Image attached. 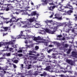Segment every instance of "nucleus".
<instances>
[{
	"label": "nucleus",
	"instance_id": "obj_6",
	"mask_svg": "<svg viewBox=\"0 0 77 77\" xmlns=\"http://www.w3.org/2000/svg\"><path fill=\"white\" fill-rule=\"evenodd\" d=\"M61 3L60 2L59 3V4L58 6H59V8L58 9L59 11H61V10H63L64 8H69L70 9H73L72 8V6H71L69 4H68L67 5L66 7H64L63 5L61 4Z\"/></svg>",
	"mask_w": 77,
	"mask_h": 77
},
{
	"label": "nucleus",
	"instance_id": "obj_2",
	"mask_svg": "<svg viewBox=\"0 0 77 77\" xmlns=\"http://www.w3.org/2000/svg\"><path fill=\"white\" fill-rule=\"evenodd\" d=\"M50 26L51 25H48V23L45 25V29L46 32L50 34H54V33L56 32L57 29V26L50 27Z\"/></svg>",
	"mask_w": 77,
	"mask_h": 77
},
{
	"label": "nucleus",
	"instance_id": "obj_39",
	"mask_svg": "<svg viewBox=\"0 0 77 77\" xmlns=\"http://www.w3.org/2000/svg\"><path fill=\"white\" fill-rule=\"evenodd\" d=\"M8 51H8L9 50L10 51H12V52H14V51H13L14 50V49L12 48H9V47H8Z\"/></svg>",
	"mask_w": 77,
	"mask_h": 77
},
{
	"label": "nucleus",
	"instance_id": "obj_60",
	"mask_svg": "<svg viewBox=\"0 0 77 77\" xmlns=\"http://www.w3.org/2000/svg\"><path fill=\"white\" fill-rule=\"evenodd\" d=\"M68 45L67 44H66L64 45V47H68Z\"/></svg>",
	"mask_w": 77,
	"mask_h": 77
},
{
	"label": "nucleus",
	"instance_id": "obj_17",
	"mask_svg": "<svg viewBox=\"0 0 77 77\" xmlns=\"http://www.w3.org/2000/svg\"><path fill=\"white\" fill-rule=\"evenodd\" d=\"M70 24L69 23V22H64L63 23V26H64V29H66L67 27H69L68 26Z\"/></svg>",
	"mask_w": 77,
	"mask_h": 77
},
{
	"label": "nucleus",
	"instance_id": "obj_1",
	"mask_svg": "<svg viewBox=\"0 0 77 77\" xmlns=\"http://www.w3.org/2000/svg\"><path fill=\"white\" fill-rule=\"evenodd\" d=\"M29 54H27L25 57L23 58L24 59V63L26 65V66H27L28 65V61H27V58L30 59H34V60H36L37 58L33 56H30L29 55H33L34 56H39V54H38L37 55H35L32 53H36V52L33 51H29Z\"/></svg>",
	"mask_w": 77,
	"mask_h": 77
},
{
	"label": "nucleus",
	"instance_id": "obj_46",
	"mask_svg": "<svg viewBox=\"0 0 77 77\" xmlns=\"http://www.w3.org/2000/svg\"><path fill=\"white\" fill-rule=\"evenodd\" d=\"M49 10H50V11H53V9L52 7H50L49 8Z\"/></svg>",
	"mask_w": 77,
	"mask_h": 77
},
{
	"label": "nucleus",
	"instance_id": "obj_16",
	"mask_svg": "<svg viewBox=\"0 0 77 77\" xmlns=\"http://www.w3.org/2000/svg\"><path fill=\"white\" fill-rule=\"evenodd\" d=\"M53 69H52V67H51L50 66H48L46 67L45 69H44V70L45 71H49V72H53Z\"/></svg>",
	"mask_w": 77,
	"mask_h": 77
},
{
	"label": "nucleus",
	"instance_id": "obj_10",
	"mask_svg": "<svg viewBox=\"0 0 77 77\" xmlns=\"http://www.w3.org/2000/svg\"><path fill=\"white\" fill-rule=\"evenodd\" d=\"M26 46V48H22V49H20L19 51H18V52L19 53H22V52H24V51L27 52V48H30L31 46L27 45H25Z\"/></svg>",
	"mask_w": 77,
	"mask_h": 77
},
{
	"label": "nucleus",
	"instance_id": "obj_59",
	"mask_svg": "<svg viewBox=\"0 0 77 77\" xmlns=\"http://www.w3.org/2000/svg\"><path fill=\"white\" fill-rule=\"evenodd\" d=\"M57 37H58V38H60L62 37V35H57Z\"/></svg>",
	"mask_w": 77,
	"mask_h": 77
},
{
	"label": "nucleus",
	"instance_id": "obj_21",
	"mask_svg": "<svg viewBox=\"0 0 77 77\" xmlns=\"http://www.w3.org/2000/svg\"><path fill=\"white\" fill-rule=\"evenodd\" d=\"M77 52L76 51H73L72 52V57H74L77 58Z\"/></svg>",
	"mask_w": 77,
	"mask_h": 77
},
{
	"label": "nucleus",
	"instance_id": "obj_11",
	"mask_svg": "<svg viewBox=\"0 0 77 77\" xmlns=\"http://www.w3.org/2000/svg\"><path fill=\"white\" fill-rule=\"evenodd\" d=\"M44 39H43L40 37V36H38L37 37H34L33 38L34 41H35L38 44H40L41 43H39L38 42H41L42 41H43V40Z\"/></svg>",
	"mask_w": 77,
	"mask_h": 77
},
{
	"label": "nucleus",
	"instance_id": "obj_35",
	"mask_svg": "<svg viewBox=\"0 0 77 77\" xmlns=\"http://www.w3.org/2000/svg\"><path fill=\"white\" fill-rule=\"evenodd\" d=\"M2 27H3V28L4 29L5 31H7V30H8V29H10V27H1V28H2Z\"/></svg>",
	"mask_w": 77,
	"mask_h": 77
},
{
	"label": "nucleus",
	"instance_id": "obj_27",
	"mask_svg": "<svg viewBox=\"0 0 77 77\" xmlns=\"http://www.w3.org/2000/svg\"><path fill=\"white\" fill-rule=\"evenodd\" d=\"M44 22H45V23H48L49 24H53V21L51 20H46Z\"/></svg>",
	"mask_w": 77,
	"mask_h": 77
},
{
	"label": "nucleus",
	"instance_id": "obj_38",
	"mask_svg": "<svg viewBox=\"0 0 77 77\" xmlns=\"http://www.w3.org/2000/svg\"><path fill=\"white\" fill-rule=\"evenodd\" d=\"M47 75V73L45 72H44L43 74H41V76H45Z\"/></svg>",
	"mask_w": 77,
	"mask_h": 77
},
{
	"label": "nucleus",
	"instance_id": "obj_62",
	"mask_svg": "<svg viewBox=\"0 0 77 77\" xmlns=\"http://www.w3.org/2000/svg\"><path fill=\"white\" fill-rule=\"evenodd\" d=\"M49 47H54V46L53 45H49Z\"/></svg>",
	"mask_w": 77,
	"mask_h": 77
},
{
	"label": "nucleus",
	"instance_id": "obj_3",
	"mask_svg": "<svg viewBox=\"0 0 77 77\" xmlns=\"http://www.w3.org/2000/svg\"><path fill=\"white\" fill-rule=\"evenodd\" d=\"M15 40H12L11 42H0V47H2V45H3V48L4 49L3 50H2V51H8L9 48L8 46L10 44H14L15 43Z\"/></svg>",
	"mask_w": 77,
	"mask_h": 77
},
{
	"label": "nucleus",
	"instance_id": "obj_23",
	"mask_svg": "<svg viewBox=\"0 0 77 77\" xmlns=\"http://www.w3.org/2000/svg\"><path fill=\"white\" fill-rule=\"evenodd\" d=\"M5 6V4L4 5L2 4L1 5V6H0V11H2V10H5V9H6V6Z\"/></svg>",
	"mask_w": 77,
	"mask_h": 77
},
{
	"label": "nucleus",
	"instance_id": "obj_56",
	"mask_svg": "<svg viewBox=\"0 0 77 77\" xmlns=\"http://www.w3.org/2000/svg\"><path fill=\"white\" fill-rule=\"evenodd\" d=\"M52 62L53 63H57V61L55 60H54L53 61H52Z\"/></svg>",
	"mask_w": 77,
	"mask_h": 77
},
{
	"label": "nucleus",
	"instance_id": "obj_51",
	"mask_svg": "<svg viewBox=\"0 0 77 77\" xmlns=\"http://www.w3.org/2000/svg\"><path fill=\"white\" fill-rule=\"evenodd\" d=\"M45 58V57L44 56L40 57V59H44Z\"/></svg>",
	"mask_w": 77,
	"mask_h": 77
},
{
	"label": "nucleus",
	"instance_id": "obj_41",
	"mask_svg": "<svg viewBox=\"0 0 77 77\" xmlns=\"http://www.w3.org/2000/svg\"><path fill=\"white\" fill-rule=\"evenodd\" d=\"M72 12V11L70 10L68 11L67 13L69 15H71V13Z\"/></svg>",
	"mask_w": 77,
	"mask_h": 77
},
{
	"label": "nucleus",
	"instance_id": "obj_36",
	"mask_svg": "<svg viewBox=\"0 0 77 77\" xmlns=\"http://www.w3.org/2000/svg\"><path fill=\"white\" fill-rule=\"evenodd\" d=\"M32 38V36L27 35V37H23V38L26 39H29V38Z\"/></svg>",
	"mask_w": 77,
	"mask_h": 77
},
{
	"label": "nucleus",
	"instance_id": "obj_5",
	"mask_svg": "<svg viewBox=\"0 0 77 77\" xmlns=\"http://www.w3.org/2000/svg\"><path fill=\"white\" fill-rule=\"evenodd\" d=\"M27 11V10H22L21 11L22 12V15H27L29 16H30V15L31 16H33V15H36L37 18H38V16L39 15V14L36 13V11H33L31 13V14H29V13L26 12V11Z\"/></svg>",
	"mask_w": 77,
	"mask_h": 77
},
{
	"label": "nucleus",
	"instance_id": "obj_19",
	"mask_svg": "<svg viewBox=\"0 0 77 77\" xmlns=\"http://www.w3.org/2000/svg\"><path fill=\"white\" fill-rule=\"evenodd\" d=\"M29 75H38V72L36 71L33 74V73L32 72V71H29L28 72Z\"/></svg>",
	"mask_w": 77,
	"mask_h": 77
},
{
	"label": "nucleus",
	"instance_id": "obj_43",
	"mask_svg": "<svg viewBox=\"0 0 77 77\" xmlns=\"http://www.w3.org/2000/svg\"><path fill=\"white\" fill-rule=\"evenodd\" d=\"M28 2H29V3H31V4L32 5H34V4H33V3L30 0H29Z\"/></svg>",
	"mask_w": 77,
	"mask_h": 77
},
{
	"label": "nucleus",
	"instance_id": "obj_53",
	"mask_svg": "<svg viewBox=\"0 0 77 77\" xmlns=\"http://www.w3.org/2000/svg\"><path fill=\"white\" fill-rule=\"evenodd\" d=\"M53 55L54 56L53 57V58H54V59H56V56H55V54H53Z\"/></svg>",
	"mask_w": 77,
	"mask_h": 77
},
{
	"label": "nucleus",
	"instance_id": "obj_52",
	"mask_svg": "<svg viewBox=\"0 0 77 77\" xmlns=\"http://www.w3.org/2000/svg\"><path fill=\"white\" fill-rule=\"evenodd\" d=\"M59 47L60 48H59L60 49V50H64V48H62V47H60V46H59Z\"/></svg>",
	"mask_w": 77,
	"mask_h": 77
},
{
	"label": "nucleus",
	"instance_id": "obj_44",
	"mask_svg": "<svg viewBox=\"0 0 77 77\" xmlns=\"http://www.w3.org/2000/svg\"><path fill=\"white\" fill-rule=\"evenodd\" d=\"M35 66H36V67H37V68H41V67H42V66H38L37 65H35Z\"/></svg>",
	"mask_w": 77,
	"mask_h": 77
},
{
	"label": "nucleus",
	"instance_id": "obj_55",
	"mask_svg": "<svg viewBox=\"0 0 77 77\" xmlns=\"http://www.w3.org/2000/svg\"><path fill=\"white\" fill-rule=\"evenodd\" d=\"M35 50H38L39 48V47L36 46L35 47Z\"/></svg>",
	"mask_w": 77,
	"mask_h": 77
},
{
	"label": "nucleus",
	"instance_id": "obj_13",
	"mask_svg": "<svg viewBox=\"0 0 77 77\" xmlns=\"http://www.w3.org/2000/svg\"><path fill=\"white\" fill-rule=\"evenodd\" d=\"M71 23H72V22H71V21H69V23L70 24L68 25V26L69 27L65 29L64 31L66 32V33H69V30H70V29H71V28H72V26H71L72 25L71 24Z\"/></svg>",
	"mask_w": 77,
	"mask_h": 77
},
{
	"label": "nucleus",
	"instance_id": "obj_24",
	"mask_svg": "<svg viewBox=\"0 0 77 77\" xmlns=\"http://www.w3.org/2000/svg\"><path fill=\"white\" fill-rule=\"evenodd\" d=\"M8 62H11V61H12L14 63H17L18 62V61L17 60H14V59H10L9 60H7Z\"/></svg>",
	"mask_w": 77,
	"mask_h": 77
},
{
	"label": "nucleus",
	"instance_id": "obj_4",
	"mask_svg": "<svg viewBox=\"0 0 77 77\" xmlns=\"http://www.w3.org/2000/svg\"><path fill=\"white\" fill-rule=\"evenodd\" d=\"M36 20V19L35 17L30 18L27 19V21L21 22V23H22L23 24H25L24 26H23L22 27L24 28L27 27L28 28H30V24L32 22H33L34 21H35Z\"/></svg>",
	"mask_w": 77,
	"mask_h": 77
},
{
	"label": "nucleus",
	"instance_id": "obj_45",
	"mask_svg": "<svg viewBox=\"0 0 77 77\" xmlns=\"http://www.w3.org/2000/svg\"><path fill=\"white\" fill-rule=\"evenodd\" d=\"M71 51V49H69L68 51H67V54H69L70 53V51Z\"/></svg>",
	"mask_w": 77,
	"mask_h": 77
},
{
	"label": "nucleus",
	"instance_id": "obj_42",
	"mask_svg": "<svg viewBox=\"0 0 77 77\" xmlns=\"http://www.w3.org/2000/svg\"><path fill=\"white\" fill-rule=\"evenodd\" d=\"M17 10H18L13 8L12 9L11 11H12V12H14L13 13V14H14V13H15V12H16Z\"/></svg>",
	"mask_w": 77,
	"mask_h": 77
},
{
	"label": "nucleus",
	"instance_id": "obj_63",
	"mask_svg": "<svg viewBox=\"0 0 77 77\" xmlns=\"http://www.w3.org/2000/svg\"><path fill=\"white\" fill-rule=\"evenodd\" d=\"M18 56L20 57L22 56H23V54H18Z\"/></svg>",
	"mask_w": 77,
	"mask_h": 77
},
{
	"label": "nucleus",
	"instance_id": "obj_29",
	"mask_svg": "<svg viewBox=\"0 0 77 77\" xmlns=\"http://www.w3.org/2000/svg\"><path fill=\"white\" fill-rule=\"evenodd\" d=\"M11 56V53H7L3 54L4 57H5V56Z\"/></svg>",
	"mask_w": 77,
	"mask_h": 77
},
{
	"label": "nucleus",
	"instance_id": "obj_22",
	"mask_svg": "<svg viewBox=\"0 0 77 77\" xmlns=\"http://www.w3.org/2000/svg\"><path fill=\"white\" fill-rule=\"evenodd\" d=\"M76 26H75V27H77V25L75 24ZM72 33H74L76 35H77V28H74L72 29Z\"/></svg>",
	"mask_w": 77,
	"mask_h": 77
},
{
	"label": "nucleus",
	"instance_id": "obj_31",
	"mask_svg": "<svg viewBox=\"0 0 77 77\" xmlns=\"http://www.w3.org/2000/svg\"><path fill=\"white\" fill-rule=\"evenodd\" d=\"M45 31L44 30H41V32H39V33L40 34H42L43 35L44 34H45V32H46V31H45Z\"/></svg>",
	"mask_w": 77,
	"mask_h": 77
},
{
	"label": "nucleus",
	"instance_id": "obj_34",
	"mask_svg": "<svg viewBox=\"0 0 77 77\" xmlns=\"http://www.w3.org/2000/svg\"><path fill=\"white\" fill-rule=\"evenodd\" d=\"M7 64L8 65H10V66H11V65H13L14 68H16L17 67V66H16V65H15L11 64V63H9V62H8Z\"/></svg>",
	"mask_w": 77,
	"mask_h": 77
},
{
	"label": "nucleus",
	"instance_id": "obj_8",
	"mask_svg": "<svg viewBox=\"0 0 77 77\" xmlns=\"http://www.w3.org/2000/svg\"><path fill=\"white\" fill-rule=\"evenodd\" d=\"M53 0H42V2L43 3H42V5H46L48 3H49V5H55V4L53 3Z\"/></svg>",
	"mask_w": 77,
	"mask_h": 77
},
{
	"label": "nucleus",
	"instance_id": "obj_15",
	"mask_svg": "<svg viewBox=\"0 0 77 77\" xmlns=\"http://www.w3.org/2000/svg\"><path fill=\"white\" fill-rule=\"evenodd\" d=\"M66 62L70 64V65H74L75 61H72L71 60L67 59L66 60Z\"/></svg>",
	"mask_w": 77,
	"mask_h": 77
},
{
	"label": "nucleus",
	"instance_id": "obj_26",
	"mask_svg": "<svg viewBox=\"0 0 77 77\" xmlns=\"http://www.w3.org/2000/svg\"><path fill=\"white\" fill-rule=\"evenodd\" d=\"M61 72L59 71L58 69H53L52 71V72H55V73H59L60 72Z\"/></svg>",
	"mask_w": 77,
	"mask_h": 77
},
{
	"label": "nucleus",
	"instance_id": "obj_50",
	"mask_svg": "<svg viewBox=\"0 0 77 77\" xmlns=\"http://www.w3.org/2000/svg\"><path fill=\"white\" fill-rule=\"evenodd\" d=\"M0 17L1 18H2V19H3V20H7V18H5V17H3V16H0Z\"/></svg>",
	"mask_w": 77,
	"mask_h": 77
},
{
	"label": "nucleus",
	"instance_id": "obj_33",
	"mask_svg": "<svg viewBox=\"0 0 77 77\" xmlns=\"http://www.w3.org/2000/svg\"><path fill=\"white\" fill-rule=\"evenodd\" d=\"M21 11L20 10H17L16 12H14V13H13L14 14H17V15H18L19 14V13H20V11Z\"/></svg>",
	"mask_w": 77,
	"mask_h": 77
},
{
	"label": "nucleus",
	"instance_id": "obj_61",
	"mask_svg": "<svg viewBox=\"0 0 77 77\" xmlns=\"http://www.w3.org/2000/svg\"><path fill=\"white\" fill-rule=\"evenodd\" d=\"M3 22L1 21L0 22V25H2V26H3Z\"/></svg>",
	"mask_w": 77,
	"mask_h": 77
},
{
	"label": "nucleus",
	"instance_id": "obj_12",
	"mask_svg": "<svg viewBox=\"0 0 77 77\" xmlns=\"http://www.w3.org/2000/svg\"><path fill=\"white\" fill-rule=\"evenodd\" d=\"M61 15L62 14H61V13H59L58 14H56L55 15V17L54 18H57V20H63L62 16L60 17Z\"/></svg>",
	"mask_w": 77,
	"mask_h": 77
},
{
	"label": "nucleus",
	"instance_id": "obj_28",
	"mask_svg": "<svg viewBox=\"0 0 77 77\" xmlns=\"http://www.w3.org/2000/svg\"><path fill=\"white\" fill-rule=\"evenodd\" d=\"M34 21H35L36 24L35 26H33L34 27H35V28H38L39 27V26H41V25H40V24L38 23H36V20Z\"/></svg>",
	"mask_w": 77,
	"mask_h": 77
},
{
	"label": "nucleus",
	"instance_id": "obj_9",
	"mask_svg": "<svg viewBox=\"0 0 77 77\" xmlns=\"http://www.w3.org/2000/svg\"><path fill=\"white\" fill-rule=\"evenodd\" d=\"M47 39L48 40L44 39L43 40V41L42 42H39V43H44V44L45 45V46H48V42H50V39L48 38V36Z\"/></svg>",
	"mask_w": 77,
	"mask_h": 77
},
{
	"label": "nucleus",
	"instance_id": "obj_64",
	"mask_svg": "<svg viewBox=\"0 0 77 77\" xmlns=\"http://www.w3.org/2000/svg\"><path fill=\"white\" fill-rule=\"evenodd\" d=\"M30 66H31V65H28V69H30Z\"/></svg>",
	"mask_w": 77,
	"mask_h": 77
},
{
	"label": "nucleus",
	"instance_id": "obj_58",
	"mask_svg": "<svg viewBox=\"0 0 77 77\" xmlns=\"http://www.w3.org/2000/svg\"><path fill=\"white\" fill-rule=\"evenodd\" d=\"M23 64H22L21 65H20V66H21V68L22 69L23 68Z\"/></svg>",
	"mask_w": 77,
	"mask_h": 77
},
{
	"label": "nucleus",
	"instance_id": "obj_37",
	"mask_svg": "<svg viewBox=\"0 0 77 77\" xmlns=\"http://www.w3.org/2000/svg\"><path fill=\"white\" fill-rule=\"evenodd\" d=\"M58 26H63V23H57Z\"/></svg>",
	"mask_w": 77,
	"mask_h": 77
},
{
	"label": "nucleus",
	"instance_id": "obj_30",
	"mask_svg": "<svg viewBox=\"0 0 77 77\" xmlns=\"http://www.w3.org/2000/svg\"><path fill=\"white\" fill-rule=\"evenodd\" d=\"M32 41H30V40H28V41H27V40H26L25 41V43L27 44H30L31 45H32Z\"/></svg>",
	"mask_w": 77,
	"mask_h": 77
},
{
	"label": "nucleus",
	"instance_id": "obj_7",
	"mask_svg": "<svg viewBox=\"0 0 77 77\" xmlns=\"http://www.w3.org/2000/svg\"><path fill=\"white\" fill-rule=\"evenodd\" d=\"M29 0H27V1H21L20 0H13L12 1H8V2H11V3H12V2H20L22 4V5H29Z\"/></svg>",
	"mask_w": 77,
	"mask_h": 77
},
{
	"label": "nucleus",
	"instance_id": "obj_32",
	"mask_svg": "<svg viewBox=\"0 0 77 77\" xmlns=\"http://www.w3.org/2000/svg\"><path fill=\"white\" fill-rule=\"evenodd\" d=\"M71 2H72V4L73 5H74V4H75L76 6H77V4L76 3H77V0H71Z\"/></svg>",
	"mask_w": 77,
	"mask_h": 77
},
{
	"label": "nucleus",
	"instance_id": "obj_47",
	"mask_svg": "<svg viewBox=\"0 0 77 77\" xmlns=\"http://www.w3.org/2000/svg\"><path fill=\"white\" fill-rule=\"evenodd\" d=\"M53 49H50L48 51V53H50L51 51H53Z\"/></svg>",
	"mask_w": 77,
	"mask_h": 77
},
{
	"label": "nucleus",
	"instance_id": "obj_14",
	"mask_svg": "<svg viewBox=\"0 0 77 77\" xmlns=\"http://www.w3.org/2000/svg\"><path fill=\"white\" fill-rule=\"evenodd\" d=\"M20 19V18H18L17 19V17H14V16H13L12 17V18L10 20V22L11 23V22H17L18 20H19Z\"/></svg>",
	"mask_w": 77,
	"mask_h": 77
},
{
	"label": "nucleus",
	"instance_id": "obj_49",
	"mask_svg": "<svg viewBox=\"0 0 77 77\" xmlns=\"http://www.w3.org/2000/svg\"><path fill=\"white\" fill-rule=\"evenodd\" d=\"M47 57L49 59H51V57L50 55H48Z\"/></svg>",
	"mask_w": 77,
	"mask_h": 77
},
{
	"label": "nucleus",
	"instance_id": "obj_20",
	"mask_svg": "<svg viewBox=\"0 0 77 77\" xmlns=\"http://www.w3.org/2000/svg\"><path fill=\"white\" fill-rule=\"evenodd\" d=\"M8 67H9V66H8L7 65L6 66L5 68V67H0V70H3L4 71V73H6V71H5V70H7V69Z\"/></svg>",
	"mask_w": 77,
	"mask_h": 77
},
{
	"label": "nucleus",
	"instance_id": "obj_25",
	"mask_svg": "<svg viewBox=\"0 0 77 77\" xmlns=\"http://www.w3.org/2000/svg\"><path fill=\"white\" fill-rule=\"evenodd\" d=\"M24 31H21L20 32V34L19 35V36H18V37L17 38V39H18L19 38H21V36H23V37H25L26 36L25 35H23V32H24Z\"/></svg>",
	"mask_w": 77,
	"mask_h": 77
},
{
	"label": "nucleus",
	"instance_id": "obj_18",
	"mask_svg": "<svg viewBox=\"0 0 77 77\" xmlns=\"http://www.w3.org/2000/svg\"><path fill=\"white\" fill-rule=\"evenodd\" d=\"M5 6L6 7H5V11H8L11 8V6L9 4H5Z\"/></svg>",
	"mask_w": 77,
	"mask_h": 77
},
{
	"label": "nucleus",
	"instance_id": "obj_40",
	"mask_svg": "<svg viewBox=\"0 0 77 77\" xmlns=\"http://www.w3.org/2000/svg\"><path fill=\"white\" fill-rule=\"evenodd\" d=\"M12 47L14 48H17V47H18V45H12Z\"/></svg>",
	"mask_w": 77,
	"mask_h": 77
},
{
	"label": "nucleus",
	"instance_id": "obj_57",
	"mask_svg": "<svg viewBox=\"0 0 77 77\" xmlns=\"http://www.w3.org/2000/svg\"><path fill=\"white\" fill-rule=\"evenodd\" d=\"M26 32L27 33H28V32L29 33V32H30V30H26Z\"/></svg>",
	"mask_w": 77,
	"mask_h": 77
},
{
	"label": "nucleus",
	"instance_id": "obj_48",
	"mask_svg": "<svg viewBox=\"0 0 77 77\" xmlns=\"http://www.w3.org/2000/svg\"><path fill=\"white\" fill-rule=\"evenodd\" d=\"M6 59V58L5 57H3L0 58V62H2V61H0L1 60H2V59Z\"/></svg>",
	"mask_w": 77,
	"mask_h": 77
},
{
	"label": "nucleus",
	"instance_id": "obj_54",
	"mask_svg": "<svg viewBox=\"0 0 77 77\" xmlns=\"http://www.w3.org/2000/svg\"><path fill=\"white\" fill-rule=\"evenodd\" d=\"M44 61H45V62H48V59L47 58H45L44 60Z\"/></svg>",
	"mask_w": 77,
	"mask_h": 77
}]
</instances>
